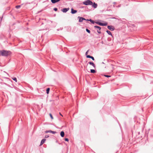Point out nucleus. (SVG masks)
I'll return each mask as SVG.
<instances>
[{"mask_svg": "<svg viewBox=\"0 0 153 153\" xmlns=\"http://www.w3.org/2000/svg\"><path fill=\"white\" fill-rule=\"evenodd\" d=\"M11 52L10 51L3 50L0 51V55L3 56H7L10 55Z\"/></svg>", "mask_w": 153, "mask_h": 153, "instance_id": "1", "label": "nucleus"}, {"mask_svg": "<svg viewBox=\"0 0 153 153\" xmlns=\"http://www.w3.org/2000/svg\"><path fill=\"white\" fill-rule=\"evenodd\" d=\"M83 4L86 5H92L93 2L90 0H87L83 2Z\"/></svg>", "mask_w": 153, "mask_h": 153, "instance_id": "2", "label": "nucleus"}, {"mask_svg": "<svg viewBox=\"0 0 153 153\" xmlns=\"http://www.w3.org/2000/svg\"><path fill=\"white\" fill-rule=\"evenodd\" d=\"M95 23L99 25L102 26H106L107 25V23H102L100 22H95Z\"/></svg>", "mask_w": 153, "mask_h": 153, "instance_id": "3", "label": "nucleus"}, {"mask_svg": "<svg viewBox=\"0 0 153 153\" xmlns=\"http://www.w3.org/2000/svg\"><path fill=\"white\" fill-rule=\"evenodd\" d=\"M94 27L95 28H97V32L98 33L100 34L101 33V27L95 25L94 26Z\"/></svg>", "mask_w": 153, "mask_h": 153, "instance_id": "4", "label": "nucleus"}, {"mask_svg": "<svg viewBox=\"0 0 153 153\" xmlns=\"http://www.w3.org/2000/svg\"><path fill=\"white\" fill-rule=\"evenodd\" d=\"M78 19H79V22H82L83 21L86 20V19L85 18L80 16H78Z\"/></svg>", "mask_w": 153, "mask_h": 153, "instance_id": "5", "label": "nucleus"}, {"mask_svg": "<svg viewBox=\"0 0 153 153\" xmlns=\"http://www.w3.org/2000/svg\"><path fill=\"white\" fill-rule=\"evenodd\" d=\"M111 31H113L114 30V28L112 26H108L107 27Z\"/></svg>", "mask_w": 153, "mask_h": 153, "instance_id": "6", "label": "nucleus"}, {"mask_svg": "<svg viewBox=\"0 0 153 153\" xmlns=\"http://www.w3.org/2000/svg\"><path fill=\"white\" fill-rule=\"evenodd\" d=\"M69 10V7L67 8H64L61 10V11L63 13H66Z\"/></svg>", "mask_w": 153, "mask_h": 153, "instance_id": "7", "label": "nucleus"}, {"mask_svg": "<svg viewBox=\"0 0 153 153\" xmlns=\"http://www.w3.org/2000/svg\"><path fill=\"white\" fill-rule=\"evenodd\" d=\"M45 133H51L53 134H55L56 133V131H52L51 130L46 131H45Z\"/></svg>", "mask_w": 153, "mask_h": 153, "instance_id": "8", "label": "nucleus"}, {"mask_svg": "<svg viewBox=\"0 0 153 153\" xmlns=\"http://www.w3.org/2000/svg\"><path fill=\"white\" fill-rule=\"evenodd\" d=\"M71 13L72 14L76 13L77 12V10H74L73 8H71Z\"/></svg>", "mask_w": 153, "mask_h": 153, "instance_id": "9", "label": "nucleus"}, {"mask_svg": "<svg viewBox=\"0 0 153 153\" xmlns=\"http://www.w3.org/2000/svg\"><path fill=\"white\" fill-rule=\"evenodd\" d=\"M94 8H96L97 7V4L95 2L93 3L91 5Z\"/></svg>", "mask_w": 153, "mask_h": 153, "instance_id": "10", "label": "nucleus"}, {"mask_svg": "<svg viewBox=\"0 0 153 153\" xmlns=\"http://www.w3.org/2000/svg\"><path fill=\"white\" fill-rule=\"evenodd\" d=\"M88 64H89L90 65H92L93 67L95 68L96 66L94 64L93 62H88Z\"/></svg>", "mask_w": 153, "mask_h": 153, "instance_id": "11", "label": "nucleus"}, {"mask_svg": "<svg viewBox=\"0 0 153 153\" xmlns=\"http://www.w3.org/2000/svg\"><path fill=\"white\" fill-rule=\"evenodd\" d=\"M60 0H51V1L52 3L55 4L59 1Z\"/></svg>", "mask_w": 153, "mask_h": 153, "instance_id": "12", "label": "nucleus"}, {"mask_svg": "<svg viewBox=\"0 0 153 153\" xmlns=\"http://www.w3.org/2000/svg\"><path fill=\"white\" fill-rule=\"evenodd\" d=\"M46 140L45 139H42V140H41V142L40 145L41 146L43 143H45V141H46Z\"/></svg>", "mask_w": 153, "mask_h": 153, "instance_id": "13", "label": "nucleus"}, {"mask_svg": "<svg viewBox=\"0 0 153 153\" xmlns=\"http://www.w3.org/2000/svg\"><path fill=\"white\" fill-rule=\"evenodd\" d=\"M65 133L63 131H61L60 132V135L62 137H63L64 136Z\"/></svg>", "mask_w": 153, "mask_h": 153, "instance_id": "14", "label": "nucleus"}, {"mask_svg": "<svg viewBox=\"0 0 153 153\" xmlns=\"http://www.w3.org/2000/svg\"><path fill=\"white\" fill-rule=\"evenodd\" d=\"M106 31L108 34H109V35L111 36H112V34L111 33V32L109 30H106Z\"/></svg>", "mask_w": 153, "mask_h": 153, "instance_id": "15", "label": "nucleus"}, {"mask_svg": "<svg viewBox=\"0 0 153 153\" xmlns=\"http://www.w3.org/2000/svg\"><path fill=\"white\" fill-rule=\"evenodd\" d=\"M91 72L92 73H94L96 72V71L94 69H91Z\"/></svg>", "mask_w": 153, "mask_h": 153, "instance_id": "16", "label": "nucleus"}, {"mask_svg": "<svg viewBox=\"0 0 153 153\" xmlns=\"http://www.w3.org/2000/svg\"><path fill=\"white\" fill-rule=\"evenodd\" d=\"M50 90V88H47L46 91V93L47 94H48L49 93Z\"/></svg>", "mask_w": 153, "mask_h": 153, "instance_id": "17", "label": "nucleus"}, {"mask_svg": "<svg viewBox=\"0 0 153 153\" xmlns=\"http://www.w3.org/2000/svg\"><path fill=\"white\" fill-rule=\"evenodd\" d=\"M12 79L13 80L15 81L16 82H17V79H16V77H13L12 78Z\"/></svg>", "mask_w": 153, "mask_h": 153, "instance_id": "18", "label": "nucleus"}, {"mask_svg": "<svg viewBox=\"0 0 153 153\" xmlns=\"http://www.w3.org/2000/svg\"><path fill=\"white\" fill-rule=\"evenodd\" d=\"M90 22L92 23L93 24H94L96 22L91 19H90Z\"/></svg>", "mask_w": 153, "mask_h": 153, "instance_id": "19", "label": "nucleus"}, {"mask_svg": "<svg viewBox=\"0 0 153 153\" xmlns=\"http://www.w3.org/2000/svg\"><path fill=\"white\" fill-rule=\"evenodd\" d=\"M86 30L88 33H91V31L90 30H88V29L86 28Z\"/></svg>", "mask_w": 153, "mask_h": 153, "instance_id": "20", "label": "nucleus"}, {"mask_svg": "<svg viewBox=\"0 0 153 153\" xmlns=\"http://www.w3.org/2000/svg\"><path fill=\"white\" fill-rule=\"evenodd\" d=\"M21 7V5H17L16 6V9H19L20 7Z\"/></svg>", "mask_w": 153, "mask_h": 153, "instance_id": "21", "label": "nucleus"}, {"mask_svg": "<svg viewBox=\"0 0 153 153\" xmlns=\"http://www.w3.org/2000/svg\"><path fill=\"white\" fill-rule=\"evenodd\" d=\"M49 115H50V116L51 118V119H53V117L52 114H51L50 113L49 114Z\"/></svg>", "mask_w": 153, "mask_h": 153, "instance_id": "22", "label": "nucleus"}, {"mask_svg": "<svg viewBox=\"0 0 153 153\" xmlns=\"http://www.w3.org/2000/svg\"><path fill=\"white\" fill-rule=\"evenodd\" d=\"M91 56H90V55H87V56H86V57L87 58H90L91 57Z\"/></svg>", "mask_w": 153, "mask_h": 153, "instance_id": "23", "label": "nucleus"}, {"mask_svg": "<svg viewBox=\"0 0 153 153\" xmlns=\"http://www.w3.org/2000/svg\"><path fill=\"white\" fill-rule=\"evenodd\" d=\"M65 141L68 142L69 141V139L68 138H65Z\"/></svg>", "mask_w": 153, "mask_h": 153, "instance_id": "24", "label": "nucleus"}, {"mask_svg": "<svg viewBox=\"0 0 153 153\" xmlns=\"http://www.w3.org/2000/svg\"><path fill=\"white\" fill-rule=\"evenodd\" d=\"M91 59H92V60H94L95 59H94V58L92 56H91V57L90 58Z\"/></svg>", "mask_w": 153, "mask_h": 153, "instance_id": "25", "label": "nucleus"}, {"mask_svg": "<svg viewBox=\"0 0 153 153\" xmlns=\"http://www.w3.org/2000/svg\"><path fill=\"white\" fill-rule=\"evenodd\" d=\"M105 76L106 77H111L110 76L108 75H105Z\"/></svg>", "mask_w": 153, "mask_h": 153, "instance_id": "26", "label": "nucleus"}, {"mask_svg": "<svg viewBox=\"0 0 153 153\" xmlns=\"http://www.w3.org/2000/svg\"><path fill=\"white\" fill-rule=\"evenodd\" d=\"M57 8H54L53 9V10L55 11H57Z\"/></svg>", "mask_w": 153, "mask_h": 153, "instance_id": "27", "label": "nucleus"}, {"mask_svg": "<svg viewBox=\"0 0 153 153\" xmlns=\"http://www.w3.org/2000/svg\"><path fill=\"white\" fill-rule=\"evenodd\" d=\"M89 51V50H88L85 53V55L86 56H87V54H88V52Z\"/></svg>", "mask_w": 153, "mask_h": 153, "instance_id": "28", "label": "nucleus"}, {"mask_svg": "<svg viewBox=\"0 0 153 153\" xmlns=\"http://www.w3.org/2000/svg\"><path fill=\"white\" fill-rule=\"evenodd\" d=\"M49 137V136L48 135H45V138H47Z\"/></svg>", "mask_w": 153, "mask_h": 153, "instance_id": "29", "label": "nucleus"}, {"mask_svg": "<svg viewBox=\"0 0 153 153\" xmlns=\"http://www.w3.org/2000/svg\"><path fill=\"white\" fill-rule=\"evenodd\" d=\"M59 114H60L61 116L62 117H63V115H62V114H61V113L60 112H59Z\"/></svg>", "mask_w": 153, "mask_h": 153, "instance_id": "30", "label": "nucleus"}, {"mask_svg": "<svg viewBox=\"0 0 153 153\" xmlns=\"http://www.w3.org/2000/svg\"><path fill=\"white\" fill-rule=\"evenodd\" d=\"M86 20L87 21H90V19H86V20Z\"/></svg>", "mask_w": 153, "mask_h": 153, "instance_id": "31", "label": "nucleus"}]
</instances>
